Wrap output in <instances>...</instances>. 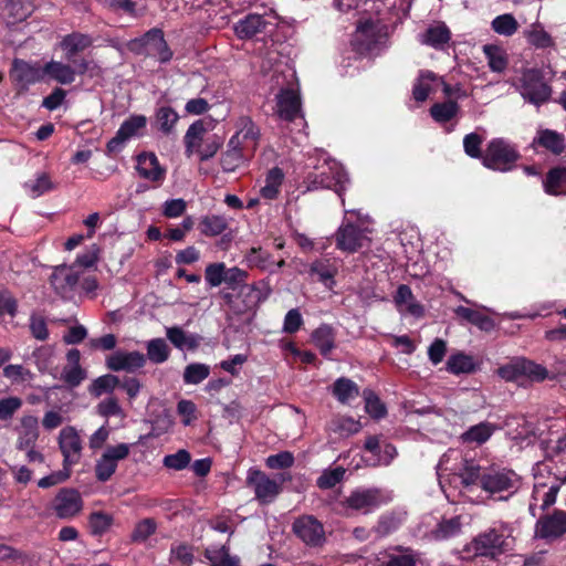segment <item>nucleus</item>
Here are the masks:
<instances>
[{"label": "nucleus", "instance_id": "nucleus-31", "mask_svg": "<svg viewBox=\"0 0 566 566\" xmlns=\"http://www.w3.org/2000/svg\"><path fill=\"white\" fill-rule=\"evenodd\" d=\"M283 180L284 174L281 168L274 167L270 169L265 177V185L260 189L261 197L266 200L277 198Z\"/></svg>", "mask_w": 566, "mask_h": 566}, {"label": "nucleus", "instance_id": "nucleus-53", "mask_svg": "<svg viewBox=\"0 0 566 566\" xmlns=\"http://www.w3.org/2000/svg\"><path fill=\"white\" fill-rule=\"evenodd\" d=\"M461 530V522L459 517L444 520L438 524L437 528L432 532L436 539H447L458 534Z\"/></svg>", "mask_w": 566, "mask_h": 566}, {"label": "nucleus", "instance_id": "nucleus-49", "mask_svg": "<svg viewBox=\"0 0 566 566\" xmlns=\"http://www.w3.org/2000/svg\"><path fill=\"white\" fill-rule=\"evenodd\" d=\"M517 28L516 19L509 13L501 14L492 21V29L501 35L510 36L516 32Z\"/></svg>", "mask_w": 566, "mask_h": 566}, {"label": "nucleus", "instance_id": "nucleus-37", "mask_svg": "<svg viewBox=\"0 0 566 566\" xmlns=\"http://www.w3.org/2000/svg\"><path fill=\"white\" fill-rule=\"evenodd\" d=\"M454 313L468 321L469 323L478 326L479 328L483 331H491L494 327V322L486 315H484L482 312L464 306H458L454 310Z\"/></svg>", "mask_w": 566, "mask_h": 566}, {"label": "nucleus", "instance_id": "nucleus-16", "mask_svg": "<svg viewBox=\"0 0 566 566\" xmlns=\"http://www.w3.org/2000/svg\"><path fill=\"white\" fill-rule=\"evenodd\" d=\"M146 365V356L137 350L134 352H115L106 359V366L113 371L125 370L134 373Z\"/></svg>", "mask_w": 566, "mask_h": 566}, {"label": "nucleus", "instance_id": "nucleus-1", "mask_svg": "<svg viewBox=\"0 0 566 566\" xmlns=\"http://www.w3.org/2000/svg\"><path fill=\"white\" fill-rule=\"evenodd\" d=\"M520 158L517 149L503 138H494L489 142L482 164L484 167L505 172L514 168Z\"/></svg>", "mask_w": 566, "mask_h": 566}, {"label": "nucleus", "instance_id": "nucleus-33", "mask_svg": "<svg viewBox=\"0 0 566 566\" xmlns=\"http://www.w3.org/2000/svg\"><path fill=\"white\" fill-rule=\"evenodd\" d=\"M451 38L450 30L443 23H437L427 29L422 35V43L441 49Z\"/></svg>", "mask_w": 566, "mask_h": 566}, {"label": "nucleus", "instance_id": "nucleus-60", "mask_svg": "<svg viewBox=\"0 0 566 566\" xmlns=\"http://www.w3.org/2000/svg\"><path fill=\"white\" fill-rule=\"evenodd\" d=\"M191 455L187 450H178L176 453L168 454L164 458L163 463L166 468L172 470H184L190 463Z\"/></svg>", "mask_w": 566, "mask_h": 566}, {"label": "nucleus", "instance_id": "nucleus-36", "mask_svg": "<svg viewBox=\"0 0 566 566\" xmlns=\"http://www.w3.org/2000/svg\"><path fill=\"white\" fill-rule=\"evenodd\" d=\"M312 340L321 354L327 357L334 348L335 336L333 328L328 325H321L313 332Z\"/></svg>", "mask_w": 566, "mask_h": 566}, {"label": "nucleus", "instance_id": "nucleus-10", "mask_svg": "<svg viewBox=\"0 0 566 566\" xmlns=\"http://www.w3.org/2000/svg\"><path fill=\"white\" fill-rule=\"evenodd\" d=\"M128 454L129 446L126 443L108 447L95 465L96 479L101 482L109 480L117 469L118 461L126 459Z\"/></svg>", "mask_w": 566, "mask_h": 566}, {"label": "nucleus", "instance_id": "nucleus-5", "mask_svg": "<svg viewBox=\"0 0 566 566\" xmlns=\"http://www.w3.org/2000/svg\"><path fill=\"white\" fill-rule=\"evenodd\" d=\"M509 546V536H506L503 531L495 527L480 533L470 544L475 555L492 558L506 552L510 548Z\"/></svg>", "mask_w": 566, "mask_h": 566}, {"label": "nucleus", "instance_id": "nucleus-24", "mask_svg": "<svg viewBox=\"0 0 566 566\" xmlns=\"http://www.w3.org/2000/svg\"><path fill=\"white\" fill-rule=\"evenodd\" d=\"M136 169L140 177L151 181H161L165 177V170L154 154L139 155Z\"/></svg>", "mask_w": 566, "mask_h": 566}, {"label": "nucleus", "instance_id": "nucleus-38", "mask_svg": "<svg viewBox=\"0 0 566 566\" xmlns=\"http://www.w3.org/2000/svg\"><path fill=\"white\" fill-rule=\"evenodd\" d=\"M92 44V39L82 33H72L63 38L61 48L66 52L70 60L74 54L87 49Z\"/></svg>", "mask_w": 566, "mask_h": 566}, {"label": "nucleus", "instance_id": "nucleus-9", "mask_svg": "<svg viewBox=\"0 0 566 566\" xmlns=\"http://www.w3.org/2000/svg\"><path fill=\"white\" fill-rule=\"evenodd\" d=\"M83 509L81 494L74 489H61L52 501V510L56 517L70 520Z\"/></svg>", "mask_w": 566, "mask_h": 566}, {"label": "nucleus", "instance_id": "nucleus-17", "mask_svg": "<svg viewBox=\"0 0 566 566\" xmlns=\"http://www.w3.org/2000/svg\"><path fill=\"white\" fill-rule=\"evenodd\" d=\"M18 450L30 449L35 447L39 439V420L35 416L24 415L20 419L19 426L15 428Z\"/></svg>", "mask_w": 566, "mask_h": 566}, {"label": "nucleus", "instance_id": "nucleus-6", "mask_svg": "<svg viewBox=\"0 0 566 566\" xmlns=\"http://www.w3.org/2000/svg\"><path fill=\"white\" fill-rule=\"evenodd\" d=\"M367 228H358L352 222H343L335 233L337 249L346 253H355L370 242Z\"/></svg>", "mask_w": 566, "mask_h": 566}, {"label": "nucleus", "instance_id": "nucleus-21", "mask_svg": "<svg viewBox=\"0 0 566 566\" xmlns=\"http://www.w3.org/2000/svg\"><path fill=\"white\" fill-rule=\"evenodd\" d=\"M50 281L54 290L64 295L77 284L78 273L74 271L73 266L59 265L54 269Z\"/></svg>", "mask_w": 566, "mask_h": 566}, {"label": "nucleus", "instance_id": "nucleus-19", "mask_svg": "<svg viewBox=\"0 0 566 566\" xmlns=\"http://www.w3.org/2000/svg\"><path fill=\"white\" fill-rule=\"evenodd\" d=\"M532 146H538L554 155H560L566 149V139L563 134L556 130L542 128L537 130Z\"/></svg>", "mask_w": 566, "mask_h": 566}, {"label": "nucleus", "instance_id": "nucleus-46", "mask_svg": "<svg viewBox=\"0 0 566 566\" xmlns=\"http://www.w3.org/2000/svg\"><path fill=\"white\" fill-rule=\"evenodd\" d=\"M558 491L559 485L557 484L551 485L548 490H545L544 484H536L533 490L532 500L535 502L542 497L541 509L544 511L556 502Z\"/></svg>", "mask_w": 566, "mask_h": 566}, {"label": "nucleus", "instance_id": "nucleus-42", "mask_svg": "<svg viewBox=\"0 0 566 566\" xmlns=\"http://www.w3.org/2000/svg\"><path fill=\"white\" fill-rule=\"evenodd\" d=\"M447 368L455 375L469 374L475 369V363L472 356L459 353L449 357Z\"/></svg>", "mask_w": 566, "mask_h": 566}, {"label": "nucleus", "instance_id": "nucleus-22", "mask_svg": "<svg viewBox=\"0 0 566 566\" xmlns=\"http://www.w3.org/2000/svg\"><path fill=\"white\" fill-rule=\"evenodd\" d=\"M45 77L59 84L67 85L75 81L76 70L70 64L52 60L44 64V78Z\"/></svg>", "mask_w": 566, "mask_h": 566}, {"label": "nucleus", "instance_id": "nucleus-3", "mask_svg": "<svg viewBox=\"0 0 566 566\" xmlns=\"http://www.w3.org/2000/svg\"><path fill=\"white\" fill-rule=\"evenodd\" d=\"M308 189L315 190L319 188L333 189L339 197L346 189L348 182L347 172L337 163L322 166L317 172L307 176Z\"/></svg>", "mask_w": 566, "mask_h": 566}, {"label": "nucleus", "instance_id": "nucleus-2", "mask_svg": "<svg viewBox=\"0 0 566 566\" xmlns=\"http://www.w3.org/2000/svg\"><path fill=\"white\" fill-rule=\"evenodd\" d=\"M516 88L525 101L536 106L546 103L552 94L542 72L536 69L525 70L518 78Z\"/></svg>", "mask_w": 566, "mask_h": 566}, {"label": "nucleus", "instance_id": "nucleus-13", "mask_svg": "<svg viewBox=\"0 0 566 566\" xmlns=\"http://www.w3.org/2000/svg\"><path fill=\"white\" fill-rule=\"evenodd\" d=\"M237 132L230 138L232 145H241L248 153L253 154L260 139V129L248 116H241L235 123Z\"/></svg>", "mask_w": 566, "mask_h": 566}, {"label": "nucleus", "instance_id": "nucleus-57", "mask_svg": "<svg viewBox=\"0 0 566 566\" xmlns=\"http://www.w3.org/2000/svg\"><path fill=\"white\" fill-rule=\"evenodd\" d=\"M157 528V524L153 518H144L138 522L130 535L132 542L144 543L149 536H151Z\"/></svg>", "mask_w": 566, "mask_h": 566}, {"label": "nucleus", "instance_id": "nucleus-35", "mask_svg": "<svg viewBox=\"0 0 566 566\" xmlns=\"http://www.w3.org/2000/svg\"><path fill=\"white\" fill-rule=\"evenodd\" d=\"M206 134L207 130L201 120H197L189 126L185 135L186 155L188 157L197 153V148L201 147Z\"/></svg>", "mask_w": 566, "mask_h": 566}, {"label": "nucleus", "instance_id": "nucleus-15", "mask_svg": "<svg viewBox=\"0 0 566 566\" xmlns=\"http://www.w3.org/2000/svg\"><path fill=\"white\" fill-rule=\"evenodd\" d=\"M10 76L17 85L27 88L29 85L44 80V66L41 67L38 64L15 59L12 63Z\"/></svg>", "mask_w": 566, "mask_h": 566}, {"label": "nucleus", "instance_id": "nucleus-45", "mask_svg": "<svg viewBox=\"0 0 566 566\" xmlns=\"http://www.w3.org/2000/svg\"><path fill=\"white\" fill-rule=\"evenodd\" d=\"M436 80V74L430 71H422L413 86L412 95L417 102H424L431 92L430 82Z\"/></svg>", "mask_w": 566, "mask_h": 566}, {"label": "nucleus", "instance_id": "nucleus-28", "mask_svg": "<svg viewBox=\"0 0 566 566\" xmlns=\"http://www.w3.org/2000/svg\"><path fill=\"white\" fill-rule=\"evenodd\" d=\"M249 155L252 154L248 153L245 148H243L241 145H232L230 139L228 143V148L222 154L220 159V164L223 171H234L238 167H240L243 164L244 158Z\"/></svg>", "mask_w": 566, "mask_h": 566}, {"label": "nucleus", "instance_id": "nucleus-30", "mask_svg": "<svg viewBox=\"0 0 566 566\" xmlns=\"http://www.w3.org/2000/svg\"><path fill=\"white\" fill-rule=\"evenodd\" d=\"M545 191L553 196L566 195V168L551 169L544 181Z\"/></svg>", "mask_w": 566, "mask_h": 566}, {"label": "nucleus", "instance_id": "nucleus-64", "mask_svg": "<svg viewBox=\"0 0 566 566\" xmlns=\"http://www.w3.org/2000/svg\"><path fill=\"white\" fill-rule=\"evenodd\" d=\"M483 143L482 136L476 133H470L463 138L464 153L471 158H481L484 154L481 151V145Z\"/></svg>", "mask_w": 566, "mask_h": 566}, {"label": "nucleus", "instance_id": "nucleus-4", "mask_svg": "<svg viewBox=\"0 0 566 566\" xmlns=\"http://www.w3.org/2000/svg\"><path fill=\"white\" fill-rule=\"evenodd\" d=\"M520 476L507 469L490 470L484 472L481 478V488L491 495L507 492V495L500 496V500H507L520 489Z\"/></svg>", "mask_w": 566, "mask_h": 566}, {"label": "nucleus", "instance_id": "nucleus-12", "mask_svg": "<svg viewBox=\"0 0 566 566\" xmlns=\"http://www.w3.org/2000/svg\"><path fill=\"white\" fill-rule=\"evenodd\" d=\"M59 446L63 454L64 469L76 464L81 459L82 441L73 427H65L60 431Z\"/></svg>", "mask_w": 566, "mask_h": 566}, {"label": "nucleus", "instance_id": "nucleus-52", "mask_svg": "<svg viewBox=\"0 0 566 566\" xmlns=\"http://www.w3.org/2000/svg\"><path fill=\"white\" fill-rule=\"evenodd\" d=\"M210 374L209 366L205 364H190L185 368L184 381L186 384L197 385L205 380Z\"/></svg>", "mask_w": 566, "mask_h": 566}, {"label": "nucleus", "instance_id": "nucleus-40", "mask_svg": "<svg viewBox=\"0 0 566 566\" xmlns=\"http://www.w3.org/2000/svg\"><path fill=\"white\" fill-rule=\"evenodd\" d=\"M333 394L338 401L345 403L358 397L359 389L353 380L342 377L334 382Z\"/></svg>", "mask_w": 566, "mask_h": 566}, {"label": "nucleus", "instance_id": "nucleus-26", "mask_svg": "<svg viewBox=\"0 0 566 566\" xmlns=\"http://www.w3.org/2000/svg\"><path fill=\"white\" fill-rule=\"evenodd\" d=\"M266 21L260 14H249L234 25V32L240 39H251L265 30Z\"/></svg>", "mask_w": 566, "mask_h": 566}, {"label": "nucleus", "instance_id": "nucleus-8", "mask_svg": "<svg viewBox=\"0 0 566 566\" xmlns=\"http://www.w3.org/2000/svg\"><path fill=\"white\" fill-rule=\"evenodd\" d=\"M293 531L296 536L311 547H321L326 541L323 524L312 515L295 520Z\"/></svg>", "mask_w": 566, "mask_h": 566}, {"label": "nucleus", "instance_id": "nucleus-27", "mask_svg": "<svg viewBox=\"0 0 566 566\" xmlns=\"http://www.w3.org/2000/svg\"><path fill=\"white\" fill-rule=\"evenodd\" d=\"M496 430V426L491 422H480L470 427L460 437L463 443L468 444H482L486 442Z\"/></svg>", "mask_w": 566, "mask_h": 566}, {"label": "nucleus", "instance_id": "nucleus-34", "mask_svg": "<svg viewBox=\"0 0 566 566\" xmlns=\"http://www.w3.org/2000/svg\"><path fill=\"white\" fill-rule=\"evenodd\" d=\"M144 41L146 45L150 46L151 50H155L158 54V57L161 62H167L171 57V51L167 46V43L164 39V33L159 29H153L145 34Z\"/></svg>", "mask_w": 566, "mask_h": 566}, {"label": "nucleus", "instance_id": "nucleus-14", "mask_svg": "<svg viewBox=\"0 0 566 566\" xmlns=\"http://www.w3.org/2000/svg\"><path fill=\"white\" fill-rule=\"evenodd\" d=\"M147 118L144 115H133L127 118L116 132V135L107 143L108 153H118L124 144L136 136L138 132L145 128Z\"/></svg>", "mask_w": 566, "mask_h": 566}, {"label": "nucleus", "instance_id": "nucleus-43", "mask_svg": "<svg viewBox=\"0 0 566 566\" xmlns=\"http://www.w3.org/2000/svg\"><path fill=\"white\" fill-rule=\"evenodd\" d=\"M247 261L251 266L274 273V260L271 254L261 248H252L247 254Z\"/></svg>", "mask_w": 566, "mask_h": 566}, {"label": "nucleus", "instance_id": "nucleus-11", "mask_svg": "<svg viewBox=\"0 0 566 566\" xmlns=\"http://www.w3.org/2000/svg\"><path fill=\"white\" fill-rule=\"evenodd\" d=\"M247 483L254 489L255 499L262 504L273 502L281 491V486L276 481L259 470L249 471Z\"/></svg>", "mask_w": 566, "mask_h": 566}, {"label": "nucleus", "instance_id": "nucleus-41", "mask_svg": "<svg viewBox=\"0 0 566 566\" xmlns=\"http://www.w3.org/2000/svg\"><path fill=\"white\" fill-rule=\"evenodd\" d=\"M360 422L350 417L338 416L329 422V430L340 437H348L360 430Z\"/></svg>", "mask_w": 566, "mask_h": 566}, {"label": "nucleus", "instance_id": "nucleus-47", "mask_svg": "<svg viewBox=\"0 0 566 566\" xmlns=\"http://www.w3.org/2000/svg\"><path fill=\"white\" fill-rule=\"evenodd\" d=\"M119 378L112 374L103 375L96 378L91 387V394L99 397L105 392H113V390L119 386Z\"/></svg>", "mask_w": 566, "mask_h": 566}, {"label": "nucleus", "instance_id": "nucleus-29", "mask_svg": "<svg viewBox=\"0 0 566 566\" xmlns=\"http://www.w3.org/2000/svg\"><path fill=\"white\" fill-rule=\"evenodd\" d=\"M308 274L311 276H317L326 287L332 289L335 284L334 277L337 273V269L326 259L315 260L308 265Z\"/></svg>", "mask_w": 566, "mask_h": 566}, {"label": "nucleus", "instance_id": "nucleus-23", "mask_svg": "<svg viewBox=\"0 0 566 566\" xmlns=\"http://www.w3.org/2000/svg\"><path fill=\"white\" fill-rule=\"evenodd\" d=\"M395 302L401 313L410 314L415 317L423 315V306L418 303L408 285H400L395 295Z\"/></svg>", "mask_w": 566, "mask_h": 566}, {"label": "nucleus", "instance_id": "nucleus-44", "mask_svg": "<svg viewBox=\"0 0 566 566\" xmlns=\"http://www.w3.org/2000/svg\"><path fill=\"white\" fill-rule=\"evenodd\" d=\"M199 228L202 234L216 237L228 228V222L226 218L221 216H207L201 219Z\"/></svg>", "mask_w": 566, "mask_h": 566}, {"label": "nucleus", "instance_id": "nucleus-50", "mask_svg": "<svg viewBox=\"0 0 566 566\" xmlns=\"http://www.w3.org/2000/svg\"><path fill=\"white\" fill-rule=\"evenodd\" d=\"M523 365L525 367V371H523L524 376L533 381H543L546 378L555 379L559 377L557 375V368L555 369L556 373L549 376L548 370L543 365L536 364L535 361L523 358Z\"/></svg>", "mask_w": 566, "mask_h": 566}, {"label": "nucleus", "instance_id": "nucleus-20", "mask_svg": "<svg viewBox=\"0 0 566 566\" xmlns=\"http://www.w3.org/2000/svg\"><path fill=\"white\" fill-rule=\"evenodd\" d=\"M348 507L368 513L381 503L380 493L376 489L353 492L346 500Z\"/></svg>", "mask_w": 566, "mask_h": 566}, {"label": "nucleus", "instance_id": "nucleus-25", "mask_svg": "<svg viewBox=\"0 0 566 566\" xmlns=\"http://www.w3.org/2000/svg\"><path fill=\"white\" fill-rule=\"evenodd\" d=\"M167 339L178 349L195 350L199 347L201 337L197 334H188L179 326L166 328Z\"/></svg>", "mask_w": 566, "mask_h": 566}, {"label": "nucleus", "instance_id": "nucleus-18", "mask_svg": "<svg viewBox=\"0 0 566 566\" xmlns=\"http://www.w3.org/2000/svg\"><path fill=\"white\" fill-rule=\"evenodd\" d=\"M276 114L281 119L292 122L301 115V98L292 88L282 90L276 95Z\"/></svg>", "mask_w": 566, "mask_h": 566}, {"label": "nucleus", "instance_id": "nucleus-51", "mask_svg": "<svg viewBox=\"0 0 566 566\" xmlns=\"http://www.w3.org/2000/svg\"><path fill=\"white\" fill-rule=\"evenodd\" d=\"M178 114L168 106L160 107L156 114V122L159 126V129L165 134H170L172 132V128L178 122Z\"/></svg>", "mask_w": 566, "mask_h": 566}, {"label": "nucleus", "instance_id": "nucleus-39", "mask_svg": "<svg viewBox=\"0 0 566 566\" xmlns=\"http://www.w3.org/2000/svg\"><path fill=\"white\" fill-rule=\"evenodd\" d=\"M459 111V104L450 99L443 103L433 104L430 108V115L437 123L443 124L454 118Z\"/></svg>", "mask_w": 566, "mask_h": 566}, {"label": "nucleus", "instance_id": "nucleus-63", "mask_svg": "<svg viewBox=\"0 0 566 566\" xmlns=\"http://www.w3.org/2000/svg\"><path fill=\"white\" fill-rule=\"evenodd\" d=\"M6 10L15 20H24L32 11L28 0H7Z\"/></svg>", "mask_w": 566, "mask_h": 566}, {"label": "nucleus", "instance_id": "nucleus-59", "mask_svg": "<svg viewBox=\"0 0 566 566\" xmlns=\"http://www.w3.org/2000/svg\"><path fill=\"white\" fill-rule=\"evenodd\" d=\"M222 145V139L218 135H210L203 137L200 148H197V154L200 160H208L212 158Z\"/></svg>", "mask_w": 566, "mask_h": 566}, {"label": "nucleus", "instance_id": "nucleus-48", "mask_svg": "<svg viewBox=\"0 0 566 566\" xmlns=\"http://www.w3.org/2000/svg\"><path fill=\"white\" fill-rule=\"evenodd\" d=\"M523 365V358H514L510 363L501 366L497 369V375L506 381H515L520 377L524 376L525 369Z\"/></svg>", "mask_w": 566, "mask_h": 566}, {"label": "nucleus", "instance_id": "nucleus-62", "mask_svg": "<svg viewBox=\"0 0 566 566\" xmlns=\"http://www.w3.org/2000/svg\"><path fill=\"white\" fill-rule=\"evenodd\" d=\"M96 408L98 415L105 418H109L113 416H117L120 418L125 417L124 410L115 397H108L102 400Z\"/></svg>", "mask_w": 566, "mask_h": 566}, {"label": "nucleus", "instance_id": "nucleus-61", "mask_svg": "<svg viewBox=\"0 0 566 566\" xmlns=\"http://www.w3.org/2000/svg\"><path fill=\"white\" fill-rule=\"evenodd\" d=\"M177 560L182 566H191L193 563L192 547L187 544H176L170 548V562Z\"/></svg>", "mask_w": 566, "mask_h": 566}, {"label": "nucleus", "instance_id": "nucleus-32", "mask_svg": "<svg viewBox=\"0 0 566 566\" xmlns=\"http://www.w3.org/2000/svg\"><path fill=\"white\" fill-rule=\"evenodd\" d=\"M146 360L153 364H164L170 357V347L164 338H153L146 343Z\"/></svg>", "mask_w": 566, "mask_h": 566}, {"label": "nucleus", "instance_id": "nucleus-55", "mask_svg": "<svg viewBox=\"0 0 566 566\" xmlns=\"http://www.w3.org/2000/svg\"><path fill=\"white\" fill-rule=\"evenodd\" d=\"M483 473H481L480 465L475 464L472 461H465L463 468L461 469L459 476L461 479V483L465 486H472L478 482L481 483V478Z\"/></svg>", "mask_w": 566, "mask_h": 566}, {"label": "nucleus", "instance_id": "nucleus-56", "mask_svg": "<svg viewBox=\"0 0 566 566\" xmlns=\"http://www.w3.org/2000/svg\"><path fill=\"white\" fill-rule=\"evenodd\" d=\"M23 405L20 397L7 396L0 399V420L9 421Z\"/></svg>", "mask_w": 566, "mask_h": 566}, {"label": "nucleus", "instance_id": "nucleus-58", "mask_svg": "<svg viewBox=\"0 0 566 566\" xmlns=\"http://www.w3.org/2000/svg\"><path fill=\"white\" fill-rule=\"evenodd\" d=\"M53 182L46 174L38 175L35 180H30L24 184V188L33 198L40 197L49 190L53 189Z\"/></svg>", "mask_w": 566, "mask_h": 566}, {"label": "nucleus", "instance_id": "nucleus-7", "mask_svg": "<svg viewBox=\"0 0 566 566\" xmlns=\"http://www.w3.org/2000/svg\"><path fill=\"white\" fill-rule=\"evenodd\" d=\"M566 534V511L554 510L541 516L535 524V536L545 541H555Z\"/></svg>", "mask_w": 566, "mask_h": 566}, {"label": "nucleus", "instance_id": "nucleus-54", "mask_svg": "<svg viewBox=\"0 0 566 566\" xmlns=\"http://www.w3.org/2000/svg\"><path fill=\"white\" fill-rule=\"evenodd\" d=\"M483 52L488 59L489 66L494 72H502L507 65V60L503 52L494 45H485Z\"/></svg>", "mask_w": 566, "mask_h": 566}]
</instances>
